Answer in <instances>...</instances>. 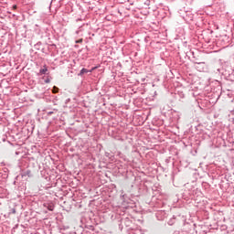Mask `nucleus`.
Wrapping results in <instances>:
<instances>
[{"instance_id":"obj_1","label":"nucleus","mask_w":234,"mask_h":234,"mask_svg":"<svg viewBox=\"0 0 234 234\" xmlns=\"http://www.w3.org/2000/svg\"><path fill=\"white\" fill-rule=\"evenodd\" d=\"M92 70H94V68L91 69L90 70H89V69H87L84 68V69H82L80 70L79 76H83V74H87V73H89V72H92Z\"/></svg>"},{"instance_id":"obj_2","label":"nucleus","mask_w":234,"mask_h":234,"mask_svg":"<svg viewBox=\"0 0 234 234\" xmlns=\"http://www.w3.org/2000/svg\"><path fill=\"white\" fill-rule=\"evenodd\" d=\"M47 72H48V69L47 68V66H44L43 69L39 70V74L41 75L47 74Z\"/></svg>"},{"instance_id":"obj_3","label":"nucleus","mask_w":234,"mask_h":234,"mask_svg":"<svg viewBox=\"0 0 234 234\" xmlns=\"http://www.w3.org/2000/svg\"><path fill=\"white\" fill-rule=\"evenodd\" d=\"M58 90H59V89H58V87L54 86L53 90H52L53 94H58Z\"/></svg>"},{"instance_id":"obj_4","label":"nucleus","mask_w":234,"mask_h":234,"mask_svg":"<svg viewBox=\"0 0 234 234\" xmlns=\"http://www.w3.org/2000/svg\"><path fill=\"white\" fill-rule=\"evenodd\" d=\"M48 211H54V207L51 206V205H49V206L48 207Z\"/></svg>"},{"instance_id":"obj_5","label":"nucleus","mask_w":234,"mask_h":234,"mask_svg":"<svg viewBox=\"0 0 234 234\" xmlns=\"http://www.w3.org/2000/svg\"><path fill=\"white\" fill-rule=\"evenodd\" d=\"M12 9H13V10H17V5H13Z\"/></svg>"},{"instance_id":"obj_6","label":"nucleus","mask_w":234,"mask_h":234,"mask_svg":"<svg viewBox=\"0 0 234 234\" xmlns=\"http://www.w3.org/2000/svg\"><path fill=\"white\" fill-rule=\"evenodd\" d=\"M83 41V39H80L78 41H76V43H81Z\"/></svg>"},{"instance_id":"obj_7","label":"nucleus","mask_w":234,"mask_h":234,"mask_svg":"<svg viewBox=\"0 0 234 234\" xmlns=\"http://www.w3.org/2000/svg\"><path fill=\"white\" fill-rule=\"evenodd\" d=\"M46 83H49V80H47Z\"/></svg>"}]
</instances>
